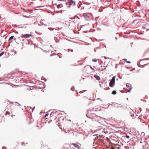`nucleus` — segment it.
<instances>
[{"label":"nucleus","mask_w":149,"mask_h":149,"mask_svg":"<svg viewBox=\"0 0 149 149\" xmlns=\"http://www.w3.org/2000/svg\"><path fill=\"white\" fill-rule=\"evenodd\" d=\"M66 4L68 7L70 8L71 5L74 6L75 5V2L72 0H68L66 2Z\"/></svg>","instance_id":"1"},{"label":"nucleus","mask_w":149,"mask_h":149,"mask_svg":"<svg viewBox=\"0 0 149 149\" xmlns=\"http://www.w3.org/2000/svg\"><path fill=\"white\" fill-rule=\"evenodd\" d=\"M115 76H113V77L111 79V80L109 82V86L111 87H113L114 85L115 84Z\"/></svg>","instance_id":"2"},{"label":"nucleus","mask_w":149,"mask_h":149,"mask_svg":"<svg viewBox=\"0 0 149 149\" xmlns=\"http://www.w3.org/2000/svg\"><path fill=\"white\" fill-rule=\"evenodd\" d=\"M31 35L28 34H24L22 35L21 36L22 38H28L31 36Z\"/></svg>","instance_id":"3"},{"label":"nucleus","mask_w":149,"mask_h":149,"mask_svg":"<svg viewBox=\"0 0 149 149\" xmlns=\"http://www.w3.org/2000/svg\"><path fill=\"white\" fill-rule=\"evenodd\" d=\"M72 145L74 146V147L77 148L78 149H79L80 148V146L77 144L75 143H72Z\"/></svg>","instance_id":"4"},{"label":"nucleus","mask_w":149,"mask_h":149,"mask_svg":"<svg viewBox=\"0 0 149 149\" xmlns=\"http://www.w3.org/2000/svg\"><path fill=\"white\" fill-rule=\"evenodd\" d=\"M14 36H11L9 38L8 40L9 41H11V42H12L13 41L11 40L12 39H14V40H16V38H14Z\"/></svg>","instance_id":"5"},{"label":"nucleus","mask_w":149,"mask_h":149,"mask_svg":"<svg viewBox=\"0 0 149 149\" xmlns=\"http://www.w3.org/2000/svg\"><path fill=\"white\" fill-rule=\"evenodd\" d=\"M94 77L97 80H99L100 79V77L98 75H94Z\"/></svg>","instance_id":"6"},{"label":"nucleus","mask_w":149,"mask_h":149,"mask_svg":"<svg viewBox=\"0 0 149 149\" xmlns=\"http://www.w3.org/2000/svg\"><path fill=\"white\" fill-rule=\"evenodd\" d=\"M63 6L62 5V4L61 3L59 4H58L56 6V7L57 8H59L61 7H63Z\"/></svg>","instance_id":"7"},{"label":"nucleus","mask_w":149,"mask_h":149,"mask_svg":"<svg viewBox=\"0 0 149 149\" xmlns=\"http://www.w3.org/2000/svg\"><path fill=\"white\" fill-rule=\"evenodd\" d=\"M62 130V127L61 125V123H58V124L57 125Z\"/></svg>","instance_id":"8"},{"label":"nucleus","mask_w":149,"mask_h":149,"mask_svg":"<svg viewBox=\"0 0 149 149\" xmlns=\"http://www.w3.org/2000/svg\"><path fill=\"white\" fill-rule=\"evenodd\" d=\"M90 115L89 114H87L86 116L87 118H90V119H93L94 118V116H92V117H90V116H89V115Z\"/></svg>","instance_id":"9"},{"label":"nucleus","mask_w":149,"mask_h":149,"mask_svg":"<svg viewBox=\"0 0 149 149\" xmlns=\"http://www.w3.org/2000/svg\"><path fill=\"white\" fill-rule=\"evenodd\" d=\"M10 113L9 111H7L6 113V116H7L8 115L9 116L10 115Z\"/></svg>","instance_id":"10"},{"label":"nucleus","mask_w":149,"mask_h":149,"mask_svg":"<svg viewBox=\"0 0 149 149\" xmlns=\"http://www.w3.org/2000/svg\"><path fill=\"white\" fill-rule=\"evenodd\" d=\"M123 60L125 61L127 63H131V62L130 61H127V59H123Z\"/></svg>","instance_id":"11"},{"label":"nucleus","mask_w":149,"mask_h":149,"mask_svg":"<svg viewBox=\"0 0 149 149\" xmlns=\"http://www.w3.org/2000/svg\"><path fill=\"white\" fill-rule=\"evenodd\" d=\"M116 93V91L114 90L112 92V94L113 95H115Z\"/></svg>","instance_id":"12"},{"label":"nucleus","mask_w":149,"mask_h":149,"mask_svg":"<svg viewBox=\"0 0 149 149\" xmlns=\"http://www.w3.org/2000/svg\"><path fill=\"white\" fill-rule=\"evenodd\" d=\"M24 17V15H21L20 17V19L21 20H22L23 19V18Z\"/></svg>","instance_id":"13"},{"label":"nucleus","mask_w":149,"mask_h":149,"mask_svg":"<svg viewBox=\"0 0 149 149\" xmlns=\"http://www.w3.org/2000/svg\"><path fill=\"white\" fill-rule=\"evenodd\" d=\"M92 61L93 62H95L97 61V60L96 59H93Z\"/></svg>","instance_id":"14"},{"label":"nucleus","mask_w":149,"mask_h":149,"mask_svg":"<svg viewBox=\"0 0 149 149\" xmlns=\"http://www.w3.org/2000/svg\"><path fill=\"white\" fill-rule=\"evenodd\" d=\"M71 90L72 91H73L74 90V86H72L71 88Z\"/></svg>","instance_id":"15"},{"label":"nucleus","mask_w":149,"mask_h":149,"mask_svg":"<svg viewBox=\"0 0 149 149\" xmlns=\"http://www.w3.org/2000/svg\"><path fill=\"white\" fill-rule=\"evenodd\" d=\"M4 53V52H2L0 54V57L2 56Z\"/></svg>","instance_id":"16"},{"label":"nucleus","mask_w":149,"mask_h":149,"mask_svg":"<svg viewBox=\"0 0 149 149\" xmlns=\"http://www.w3.org/2000/svg\"><path fill=\"white\" fill-rule=\"evenodd\" d=\"M62 13V11L61 10V12H60L59 11H57L56 10V13Z\"/></svg>","instance_id":"17"},{"label":"nucleus","mask_w":149,"mask_h":149,"mask_svg":"<svg viewBox=\"0 0 149 149\" xmlns=\"http://www.w3.org/2000/svg\"><path fill=\"white\" fill-rule=\"evenodd\" d=\"M126 137L127 139H129L130 138V136L129 135H126L125 136Z\"/></svg>","instance_id":"18"},{"label":"nucleus","mask_w":149,"mask_h":149,"mask_svg":"<svg viewBox=\"0 0 149 149\" xmlns=\"http://www.w3.org/2000/svg\"><path fill=\"white\" fill-rule=\"evenodd\" d=\"M68 52H73V49H68Z\"/></svg>","instance_id":"19"},{"label":"nucleus","mask_w":149,"mask_h":149,"mask_svg":"<svg viewBox=\"0 0 149 149\" xmlns=\"http://www.w3.org/2000/svg\"><path fill=\"white\" fill-rule=\"evenodd\" d=\"M85 4H86V5H90L91 4V3H88V2H85Z\"/></svg>","instance_id":"20"},{"label":"nucleus","mask_w":149,"mask_h":149,"mask_svg":"<svg viewBox=\"0 0 149 149\" xmlns=\"http://www.w3.org/2000/svg\"><path fill=\"white\" fill-rule=\"evenodd\" d=\"M102 66H101L100 68L101 69L100 70L101 71H104V69H102Z\"/></svg>","instance_id":"21"},{"label":"nucleus","mask_w":149,"mask_h":149,"mask_svg":"<svg viewBox=\"0 0 149 149\" xmlns=\"http://www.w3.org/2000/svg\"><path fill=\"white\" fill-rule=\"evenodd\" d=\"M86 91H80L79 92V93H81L84 92Z\"/></svg>","instance_id":"22"},{"label":"nucleus","mask_w":149,"mask_h":149,"mask_svg":"<svg viewBox=\"0 0 149 149\" xmlns=\"http://www.w3.org/2000/svg\"><path fill=\"white\" fill-rule=\"evenodd\" d=\"M132 89V88H129V91H128V92H130Z\"/></svg>","instance_id":"23"},{"label":"nucleus","mask_w":149,"mask_h":149,"mask_svg":"<svg viewBox=\"0 0 149 149\" xmlns=\"http://www.w3.org/2000/svg\"><path fill=\"white\" fill-rule=\"evenodd\" d=\"M48 115V114H46L45 116V118H46Z\"/></svg>","instance_id":"24"},{"label":"nucleus","mask_w":149,"mask_h":149,"mask_svg":"<svg viewBox=\"0 0 149 149\" xmlns=\"http://www.w3.org/2000/svg\"><path fill=\"white\" fill-rule=\"evenodd\" d=\"M118 65L117 64H116L115 67V68H117Z\"/></svg>","instance_id":"25"},{"label":"nucleus","mask_w":149,"mask_h":149,"mask_svg":"<svg viewBox=\"0 0 149 149\" xmlns=\"http://www.w3.org/2000/svg\"><path fill=\"white\" fill-rule=\"evenodd\" d=\"M141 134L143 135V136H144V134H145V133H144L143 132L141 133Z\"/></svg>","instance_id":"26"},{"label":"nucleus","mask_w":149,"mask_h":149,"mask_svg":"<svg viewBox=\"0 0 149 149\" xmlns=\"http://www.w3.org/2000/svg\"><path fill=\"white\" fill-rule=\"evenodd\" d=\"M131 116H132V117L134 116V114H131Z\"/></svg>","instance_id":"27"},{"label":"nucleus","mask_w":149,"mask_h":149,"mask_svg":"<svg viewBox=\"0 0 149 149\" xmlns=\"http://www.w3.org/2000/svg\"><path fill=\"white\" fill-rule=\"evenodd\" d=\"M143 60H149V58H145L143 59Z\"/></svg>","instance_id":"28"},{"label":"nucleus","mask_w":149,"mask_h":149,"mask_svg":"<svg viewBox=\"0 0 149 149\" xmlns=\"http://www.w3.org/2000/svg\"><path fill=\"white\" fill-rule=\"evenodd\" d=\"M135 68H133V69H132V70H130L131 71H132V70H135Z\"/></svg>","instance_id":"29"},{"label":"nucleus","mask_w":149,"mask_h":149,"mask_svg":"<svg viewBox=\"0 0 149 149\" xmlns=\"http://www.w3.org/2000/svg\"><path fill=\"white\" fill-rule=\"evenodd\" d=\"M91 69H92L93 70H94V71H95V70H94L93 68H91Z\"/></svg>","instance_id":"30"},{"label":"nucleus","mask_w":149,"mask_h":149,"mask_svg":"<svg viewBox=\"0 0 149 149\" xmlns=\"http://www.w3.org/2000/svg\"><path fill=\"white\" fill-rule=\"evenodd\" d=\"M103 69H104V70H105L106 69V68H104Z\"/></svg>","instance_id":"31"},{"label":"nucleus","mask_w":149,"mask_h":149,"mask_svg":"<svg viewBox=\"0 0 149 149\" xmlns=\"http://www.w3.org/2000/svg\"><path fill=\"white\" fill-rule=\"evenodd\" d=\"M89 111H91V110H88L87 111L88 112Z\"/></svg>","instance_id":"32"},{"label":"nucleus","mask_w":149,"mask_h":149,"mask_svg":"<svg viewBox=\"0 0 149 149\" xmlns=\"http://www.w3.org/2000/svg\"><path fill=\"white\" fill-rule=\"evenodd\" d=\"M13 116H15V115H12L11 116L12 117H13Z\"/></svg>","instance_id":"33"},{"label":"nucleus","mask_w":149,"mask_h":149,"mask_svg":"<svg viewBox=\"0 0 149 149\" xmlns=\"http://www.w3.org/2000/svg\"><path fill=\"white\" fill-rule=\"evenodd\" d=\"M115 39L116 40H117V37H115Z\"/></svg>","instance_id":"34"},{"label":"nucleus","mask_w":149,"mask_h":149,"mask_svg":"<svg viewBox=\"0 0 149 149\" xmlns=\"http://www.w3.org/2000/svg\"><path fill=\"white\" fill-rule=\"evenodd\" d=\"M92 114L93 115H94V116H96V115H95V114H94V113H93Z\"/></svg>","instance_id":"35"},{"label":"nucleus","mask_w":149,"mask_h":149,"mask_svg":"<svg viewBox=\"0 0 149 149\" xmlns=\"http://www.w3.org/2000/svg\"><path fill=\"white\" fill-rule=\"evenodd\" d=\"M58 115H59V114H58V115H57V116H56V118H57V117L58 116Z\"/></svg>","instance_id":"36"},{"label":"nucleus","mask_w":149,"mask_h":149,"mask_svg":"<svg viewBox=\"0 0 149 149\" xmlns=\"http://www.w3.org/2000/svg\"><path fill=\"white\" fill-rule=\"evenodd\" d=\"M133 44V43L132 42L131 43V45H132V44Z\"/></svg>","instance_id":"37"},{"label":"nucleus","mask_w":149,"mask_h":149,"mask_svg":"<svg viewBox=\"0 0 149 149\" xmlns=\"http://www.w3.org/2000/svg\"><path fill=\"white\" fill-rule=\"evenodd\" d=\"M65 133H67L65 131Z\"/></svg>","instance_id":"38"},{"label":"nucleus","mask_w":149,"mask_h":149,"mask_svg":"<svg viewBox=\"0 0 149 149\" xmlns=\"http://www.w3.org/2000/svg\"><path fill=\"white\" fill-rule=\"evenodd\" d=\"M141 111V109H140V111Z\"/></svg>","instance_id":"39"},{"label":"nucleus","mask_w":149,"mask_h":149,"mask_svg":"<svg viewBox=\"0 0 149 149\" xmlns=\"http://www.w3.org/2000/svg\"><path fill=\"white\" fill-rule=\"evenodd\" d=\"M144 26H143V27H143V28H144Z\"/></svg>","instance_id":"40"},{"label":"nucleus","mask_w":149,"mask_h":149,"mask_svg":"<svg viewBox=\"0 0 149 149\" xmlns=\"http://www.w3.org/2000/svg\"><path fill=\"white\" fill-rule=\"evenodd\" d=\"M80 8V7H79H79H78V8Z\"/></svg>","instance_id":"41"},{"label":"nucleus","mask_w":149,"mask_h":149,"mask_svg":"<svg viewBox=\"0 0 149 149\" xmlns=\"http://www.w3.org/2000/svg\"><path fill=\"white\" fill-rule=\"evenodd\" d=\"M56 55H57L58 56V55L57 54H56Z\"/></svg>","instance_id":"42"},{"label":"nucleus","mask_w":149,"mask_h":149,"mask_svg":"<svg viewBox=\"0 0 149 149\" xmlns=\"http://www.w3.org/2000/svg\"><path fill=\"white\" fill-rule=\"evenodd\" d=\"M78 93H77H77H76V94H78Z\"/></svg>","instance_id":"43"},{"label":"nucleus","mask_w":149,"mask_h":149,"mask_svg":"<svg viewBox=\"0 0 149 149\" xmlns=\"http://www.w3.org/2000/svg\"><path fill=\"white\" fill-rule=\"evenodd\" d=\"M127 100H128V98H127Z\"/></svg>","instance_id":"44"},{"label":"nucleus","mask_w":149,"mask_h":149,"mask_svg":"<svg viewBox=\"0 0 149 149\" xmlns=\"http://www.w3.org/2000/svg\"><path fill=\"white\" fill-rule=\"evenodd\" d=\"M59 120H58V121H59Z\"/></svg>","instance_id":"45"}]
</instances>
